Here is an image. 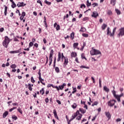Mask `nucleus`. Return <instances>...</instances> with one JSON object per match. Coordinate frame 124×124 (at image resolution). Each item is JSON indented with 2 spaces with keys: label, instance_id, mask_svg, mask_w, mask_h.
Returning a JSON list of instances; mask_svg holds the SVG:
<instances>
[{
  "label": "nucleus",
  "instance_id": "obj_1",
  "mask_svg": "<svg viewBox=\"0 0 124 124\" xmlns=\"http://www.w3.org/2000/svg\"><path fill=\"white\" fill-rule=\"evenodd\" d=\"M10 39L8 37V36H5L4 37V40L3 41L2 45L3 46L5 47L6 48H8V45L9 44V43L10 42Z\"/></svg>",
  "mask_w": 124,
  "mask_h": 124
},
{
  "label": "nucleus",
  "instance_id": "obj_2",
  "mask_svg": "<svg viewBox=\"0 0 124 124\" xmlns=\"http://www.w3.org/2000/svg\"><path fill=\"white\" fill-rule=\"evenodd\" d=\"M92 49L90 51V54L91 55H102L101 52L99 50L94 49V47H92Z\"/></svg>",
  "mask_w": 124,
  "mask_h": 124
},
{
  "label": "nucleus",
  "instance_id": "obj_3",
  "mask_svg": "<svg viewBox=\"0 0 124 124\" xmlns=\"http://www.w3.org/2000/svg\"><path fill=\"white\" fill-rule=\"evenodd\" d=\"M116 27H115L114 29H113V32L111 33V31H110V28L109 27H108V29H107V35L108 36H110V37H113L114 35V33L116 31Z\"/></svg>",
  "mask_w": 124,
  "mask_h": 124
},
{
  "label": "nucleus",
  "instance_id": "obj_4",
  "mask_svg": "<svg viewBox=\"0 0 124 124\" xmlns=\"http://www.w3.org/2000/svg\"><path fill=\"white\" fill-rule=\"evenodd\" d=\"M78 114H79V110L77 111V112L76 113H74L72 115L71 119L69 121H68V124H70V122L72 121H73V120H74V119H75L76 117H77V116H78Z\"/></svg>",
  "mask_w": 124,
  "mask_h": 124
},
{
  "label": "nucleus",
  "instance_id": "obj_5",
  "mask_svg": "<svg viewBox=\"0 0 124 124\" xmlns=\"http://www.w3.org/2000/svg\"><path fill=\"white\" fill-rule=\"evenodd\" d=\"M54 51L53 49L50 50V51L49 52V66H50L52 63V59L53 55H54Z\"/></svg>",
  "mask_w": 124,
  "mask_h": 124
},
{
  "label": "nucleus",
  "instance_id": "obj_6",
  "mask_svg": "<svg viewBox=\"0 0 124 124\" xmlns=\"http://www.w3.org/2000/svg\"><path fill=\"white\" fill-rule=\"evenodd\" d=\"M61 55H62V56H61ZM61 58H62V60L63 61V59H65V58H67L64 57V56L63 55V53H62V54H61V53L59 52L58 53V58L57 59V61L58 62H60L61 61Z\"/></svg>",
  "mask_w": 124,
  "mask_h": 124
},
{
  "label": "nucleus",
  "instance_id": "obj_7",
  "mask_svg": "<svg viewBox=\"0 0 124 124\" xmlns=\"http://www.w3.org/2000/svg\"><path fill=\"white\" fill-rule=\"evenodd\" d=\"M116 101L114 99L110 100L108 103V106L112 107L113 106H114V105H115V103H116Z\"/></svg>",
  "mask_w": 124,
  "mask_h": 124
},
{
  "label": "nucleus",
  "instance_id": "obj_8",
  "mask_svg": "<svg viewBox=\"0 0 124 124\" xmlns=\"http://www.w3.org/2000/svg\"><path fill=\"white\" fill-rule=\"evenodd\" d=\"M119 33L118 34V36L119 37H120V36L122 37L123 36H124V27H122V28L119 29Z\"/></svg>",
  "mask_w": 124,
  "mask_h": 124
},
{
  "label": "nucleus",
  "instance_id": "obj_9",
  "mask_svg": "<svg viewBox=\"0 0 124 124\" xmlns=\"http://www.w3.org/2000/svg\"><path fill=\"white\" fill-rule=\"evenodd\" d=\"M92 17L96 18L99 16V14L96 11H94L93 12V14L91 15Z\"/></svg>",
  "mask_w": 124,
  "mask_h": 124
},
{
  "label": "nucleus",
  "instance_id": "obj_10",
  "mask_svg": "<svg viewBox=\"0 0 124 124\" xmlns=\"http://www.w3.org/2000/svg\"><path fill=\"white\" fill-rule=\"evenodd\" d=\"M21 50L22 48H20L18 50L10 51V54H17V53H21Z\"/></svg>",
  "mask_w": 124,
  "mask_h": 124
},
{
  "label": "nucleus",
  "instance_id": "obj_11",
  "mask_svg": "<svg viewBox=\"0 0 124 124\" xmlns=\"http://www.w3.org/2000/svg\"><path fill=\"white\" fill-rule=\"evenodd\" d=\"M68 63V59L67 58H65L64 62L63 63V67L65 68Z\"/></svg>",
  "mask_w": 124,
  "mask_h": 124
},
{
  "label": "nucleus",
  "instance_id": "obj_12",
  "mask_svg": "<svg viewBox=\"0 0 124 124\" xmlns=\"http://www.w3.org/2000/svg\"><path fill=\"white\" fill-rule=\"evenodd\" d=\"M26 5V4H24V2H19L17 4V6L18 7H23V6H25Z\"/></svg>",
  "mask_w": 124,
  "mask_h": 124
},
{
  "label": "nucleus",
  "instance_id": "obj_13",
  "mask_svg": "<svg viewBox=\"0 0 124 124\" xmlns=\"http://www.w3.org/2000/svg\"><path fill=\"white\" fill-rule=\"evenodd\" d=\"M53 113L54 114V117L55 118H56L58 120H60L58 116V115H57V111H56V109H54L53 110Z\"/></svg>",
  "mask_w": 124,
  "mask_h": 124
},
{
  "label": "nucleus",
  "instance_id": "obj_14",
  "mask_svg": "<svg viewBox=\"0 0 124 124\" xmlns=\"http://www.w3.org/2000/svg\"><path fill=\"white\" fill-rule=\"evenodd\" d=\"M44 20L43 22L44 23L45 27L46 29H47L48 25L47 24L46 21V17L44 16Z\"/></svg>",
  "mask_w": 124,
  "mask_h": 124
},
{
  "label": "nucleus",
  "instance_id": "obj_15",
  "mask_svg": "<svg viewBox=\"0 0 124 124\" xmlns=\"http://www.w3.org/2000/svg\"><path fill=\"white\" fill-rule=\"evenodd\" d=\"M39 78V80L40 82V83L44 86H45L46 85V84L45 83L43 82V81H44V79H43V78H42V77L41 78Z\"/></svg>",
  "mask_w": 124,
  "mask_h": 124
},
{
  "label": "nucleus",
  "instance_id": "obj_16",
  "mask_svg": "<svg viewBox=\"0 0 124 124\" xmlns=\"http://www.w3.org/2000/svg\"><path fill=\"white\" fill-rule=\"evenodd\" d=\"M77 56V53L76 52H72L71 54V58H75Z\"/></svg>",
  "mask_w": 124,
  "mask_h": 124
},
{
  "label": "nucleus",
  "instance_id": "obj_17",
  "mask_svg": "<svg viewBox=\"0 0 124 124\" xmlns=\"http://www.w3.org/2000/svg\"><path fill=\"white\" fill-rule=\"evenodd\" d=\"M86 46V43L84 42L83 43V45L80 48V51H83L84 47Z\"/></svg>",
  "mask_w": 124,
  "mask_h": 124
},
{
  "label": "nucleus",
  "instance_id": "obj_18",
  "mask_svg": "<svg viewBox=\"0 0 124 124\" xmlns=\"http://www.w3.org/2000/svg\"><path fill=\"white\" fill-rule=\"evenodd\" d=\"M65 86H66V83H64L61 86H59V88H60V90H62L64 88V87H65Z\"/></svg>",
  "mask_w": 124,
  "mask_h": 124
},
{
  "label": "nucleus",
  "instance_id": "obj_19",
  "mask_svg": "<svg viewBox=\"0 0 124 124\" xmlns=\"http://www.w3.org/2000/svg\"><path fill=\"white\" fill-rule=\"evenodd\" d=\"M78 45H79L78 43H74L73 44V46L75 49H76V48H77V47H78Z\"/></svg>",
  "mask_w": 124,
  "mask_h": 124
},
{
  "label": "nucleus",
  "instance_id": "obj_20",
  "mask_svg": "<svg viewBox=\"0 0 124 124\" xmlns=\"http://www.w3.org/2000/svg\"><path fill=\"white\" fill-rule=\"evenodd\" d=\"M78 114H79V116L77 117L76 120L79 121V120H81V118H82L83 115L80 113Z\"/></svg>",
  "mask_w": 124,
  "mask_h": 124
},
{
  "label": "nucleus",
  "instance_id": "obj_21",
  "mask_svg": "<svg viewBox=\"0 0 124 124\" xmlns=\"http://www.w3.org/2000/svg\"><path fill=\"white\" fill-rule=\"evenodd\" d=\"M105 113L107 117L108 118V120H109L111 118V115L110 113L109 112H106Z\"/></svg>",
  "mask_w": 124,
  "mask_h": 124
},
{
  "label": "nucleus",
  "instance_id": "obj_22",
  "mask_svg": "<svg viewBox=\"0 0 124 124\" xmlns=\"http://www.w3.org/2000/svg\"><path fill=\"white\" fill-rule=\"evenodd\" d=\"M40 93L42 95H43L45 94V89L44 88H42L41 90H40Z\"/></svg>",
  "mask_w": 124,
  "mask_h": 124
},
{
  "label": "nucleus",
  "instance_id": "obj_23",
  "mask_svg": "<svg viewBox=\"0 0 124 124\" xmlns=\"http://www.w3.org/2000/svg\"><path fill=\"white\" fill-rule=\"evenodd\" d=\"M104 90L107 93H108L109 92V88H108L106 86L104 87Z\"/></svg>",
  "mask_w": 124,
  "mask_h": 124
},
{
  "label": "nucleus",
  "instance_id": "obj_24",
  "mask_svg": "<svg viewBox=\"0 0 124 124\" xmlns=\"http://www.w3.org/2000/svg\"><path fill=\"white\" fill-rule=\"evenodd\" d=\"M81 58L82 59H85L86 61L87 60V58L85 57V54L84 53H82L81 54Z\"/></svg>",
  "mask_w": 124,
  "mask_h": 124
},
{
  "label": "nucleus",
  "instance_id": "obj_25",
  "mask_svg": "<svg viewBox=\"0 0 124 124\" xmlns=\"http://www.w3.org/2000/svg\"><path fill=\"white\" fill-rule=\"evenodd\" d=\"M86 31H87V29L86 28H85V27H81V28L79 30V31L84 32H86Z\"/></svg>",
  "mask_w": 124,
  "mask_h": 124
},
{
  "label": "nucleus",
  "instance_id": "obj_26",
  "mask_svg": "<svg viewBox=\"0 0 124 124\" xmlns=\"http://www.w3.org/2000/svg\"><path fill=\"white\" fill-rule=\"evenodd\" d=\"M79 110L83 114L86 112V110L84 109L83 108H79Z\"/></svg>",
  "mask_w": 124,
  "mask_h": 124
},
{
  "label": "nucleus",
  "instance_id": "obj_27",
  "mask_svg": "<svg viewBox=\"0 0 124 124\" xmlns=\"http://www.w3.org/2000/svg\"><path fill=\"white\" fill-rule=\"evenodd\" d=\"M107 27V24H105V23H104V24L102 25V30H105Z\"/></svg>",
  "mask_w": 124,
  "mask_h": 124
},
{
  "label": "nucleus",
  "instance_id": "obj_28",
  "mask_svg": "<svg viewBox=\"0 0 124 124\" xmlns=\"http://www.w3.org/2000/svg\"><path fill=\"white\" fill-rule=\"evenodd\" d=\"M114 98H115L118 102H121V98L117 95V96H115Z\"/></svg>",
  "mask_w": 124,
  "mask_h": 124
},
{
  "label": "nucleus",
  "instance_id": "obj_29",
  "mask_svg": "<svg viewBox=\"0 0 124 124\" xmlns=\"http://www.w3.org/2000/svg\"><path fill=\"white\" fill-rule=\"evenodd\" d=\"M74 32H72L71 34H70V37H71V40H73L74 39Z\"/></svg>",
  "mask_w": 124,
  "mask_h": 124
},
{
  "label": "nucleus",
  "instance_id": "obj_30",
  "mask_svg": "<svg viewBox=\"0 0 124 124\" xmlns=\"http://www.w3.org/2000/svg\"><path fill=\"white\" fill-rule=\"evenodd\" d=\"M8 114L9 113L8 111H5L3 114V117L5 118L8 115Z\"/></svg>",
  "mask_w": 124,
  "mask_h": 124
},
{
  "label": "nucleus",
  "instance_id": "obj_31",
  "mask_svg": "<svg viewBox=\"0 0 124 124\" xmlns=\"http://www.w3.org/2000/svg\"><path fill=\"white\" fill-rule=\"evenodd\" d=\"M107 14L108 15V16H111L112 15V12L111 10H108V11H107Z\"/></svg>",
  "mask_w": 124,
  "mask_h": 124
},
{
  "label": "nucleus",
  "instance_id": "obj_32",
  "mask_svg": "<svg viewBox=\"0 0 124 124\" xmlns=\"http://www.w3.org/2000/svg\"><path fill=\"white\" fill-rule=\"evenodd\" d=\"M7 9H8V7H7V6H5L4 15H5V16H7Z\"/></svg>",
  "mask_w": 124,
  "mask_h": 124
},
{
  "label": "nucleus",
  "instance_id": "obj_33",
  "mask_svg": "<svg viewBox=\"0 0 124 124\" xmlns=\"http://www.w3.org/2000/svg\"><path fill=\"white\" fill-rule=\"evenodd\" d=\"M86 3H87L86 4H87V7L91 6V5H92L91 2H89V0H87Z\"/></svg>",
  "mask_w": 124,
  "mask_h": 124
},
{
  "label": "nucleus",
  "instance_id": "obj_34",
  "mask_svg": "<svg viewBox=\"0 0 124 124\" xmlns=\"http://www.w3.org/2000/svg\"><path fill=\"white\" fill-rule=\"evenodd\" d=\"M28 87H29V89L30 91H32V88L31 87V83H29L28 84Z\"/></svg>",
  "mask_w": 124,
  "mask_h": 124
},
{
  "label": "nucleus",
  "instance_id": "obj_35",
  "mask_svg": "<svg viewBox=\"0 0 124 124\" xmlns=\"http://www.w3.org/2000/svg\"><path fill=\"white\" fill-rule=\"evenodd\" d=\"M110 3L112 4L114 6L116 4V0H111Z\"/></svg>",
  "mask_w": 124,
  "mask_h": 124
},
{
  "label": "nucleus",
  "instance_id": "obj_36",
  "mask_svg": "<svg viewBox=\"0 0 124 124\" xmlns=\"http://www.w3.org/2000/svg\"><path fill=\"white\" fill-rule=\"evenodd\" d=\"M82 35L83 37H86V38H87L89 37V34L85 33H82Z\"/></svg>",
  "mask_w": 124,
  "mask_h": 124
},
{
  "label": "nucleus",
  "instance_id": "obj_37",
  "mask_svg": "<svg viewBox=\"0 0 124 124\" xmlns=\"http://www.w3.org/2000/svg\"><path fill=\"white\" fill-rule=\"evenodd\" d=\"M115 11L118 15H120L121 13V11L119 10H118V9H116Z\"/></svg>",
  "mask_w": 124,
  "mask_h": 124
},
{
  "label": "nucleus",
  "instance_id": "obj_38",
  "mask_svg": "<svg viewBox=\"0 0 124 124\" xmlns=\"http://www.w3.org/2000/svg\"><path fill=\"white\" fill-rule=\"evenodd\" d=\"M55 71L57 73H60V70L58 67H55Z\"/></svg>",
  "mask_w": 124,
  "mask_h": 124
},
{
  "label": "nucleus",
  "instance_id": "obj_39",
  "mask_svg": "<svg viewBox=\"0 0 124 124\" xmlns=\"http://www.w3.org/2000/svg\"><path fill=\"white\" fill-rule=\"evenodd\" d=\"M17 111L21 114H23V111H22V109H21V108H17Z\"/></svg>",
  "mask_w": 124,
  "mask_h": 124
},
{
  "label": "nucleus",
  "instance_id": "obj_40",
  "mask_svg": "<svg viewBox=\"0 0 124 124\" xmlns=\"http://www.w3.org/2000/svg\"><path fill=\"white\" fill-rule=\"evenodd\" d=\"M112 93H113V96H114V97H116L117 95H117V94H116V91H115L114 90H113L112 91Z\"/></svg>",
  "mask_w": 124,
  "mask_h": 124
},
{
  "label": "nucleus",
  "instance_id": "obj_41",
  "mask_svg": "<svg viewBox=\"0 0 124 124\" xmlns=\"http://www.w3.org/2000/svg\"><path fill=\"white\" fill-rule=\"evenodd\" d=\"M44 2L46 3V4H47L48 5H50L51 4V2H49V1H47V0H45L44 1Z\"/></svg>",
  "mask_w": 124,
  "mask_h": 124
},
{
  "label": "nucleus",
  "instance_id": "obj_42",
  "mask_svg": "<svg viewBox=\"0 0 124 124\" xmlns=\"http://www.w3.org/2000/svg\"><path fill=\"white\" fill-rule=\"evenodd\" d=\"M11 6L13 8L16 7V3H15V2L12 3Z\"/></svg>",
  "mask_w": 124,
  "mask_h": 124
},
{
  "label": "nucleus",
  "instance_id": "obj_43",
  "mask_svg": "<svg viewBox=\"0 0 124 124\" xmlns=\"http://www.w3.org/2000/svg\"><path fill=\"white\" fill-rule=\"evenodd\" d=\"M72 107L75 109L76 108H77V105L76 104V103H74L73 105H72Z\"/></svg>",
  "mask_w": 124,
  "mask_h": 124
},
{
  "label": "nucleus",
  "instance_id": "obj_44",
  "mask_svg": "<svg viewBox=\"0 0 124 124\" xmlns=\"http://www.w3.org/2000/svg\"><path fill=\"white\" fill-rule=\"evenodd\" d=\"M33 46V43L32 42H31L29 43V47L31 48V47Z\"/></svg>",
  "mask_w": 124,
  "mask_h": 124
},
{
  "label": "nucleus",
  "instance_id": "obj_45",
  "mask_svg": "<svg viewBox=\"0 0 124 124\" xmlns=\"http://www.w3.org/2000/svg\"><path fill=\"white\" fill-rule=\"evenodd\" d=\"M31 81L32 83H34L35 82V80L34 79V78L33 77H31Z\"/></svg>",
  "mask_w": 124,
  "mask_h": 124
},
{
  "label": "nucleus",
  "instance_id": "obj_46",
  "mask_svg": "<svg viewBox=\"0 0 124 124\" xmlns=\"http://www.w3.org/2000/svg\"><path fill=\"white\" fill-rule=\"evenodd\" d=\"M98 105V102L97 101H95L94 102L92 105V106H94L95 105Z\"/></svg>",
  "mask_w": 124,
  "mask_h": 124
},
{
  "label": "nucleus",
  "instance_id": "obj_47",
  "mask_svg": "<svg viewBox=\"0 0 124 124\" xmlns=\"http://www.w3.org/2000/svg\"><path fill=\"white\" fill-rule=\"evenodd\" d=\"M16 67V65L15 64H12L11 66V68H12V69H15Z\"/></svg>",
  "mask_w": 124,
  "mask_h": 124
},
{
  "label": "nucleus",
  "instance_id": "obj_48",
  "mask_svg": "<svg viewBox=\"0 0 124 124\" xmlns=\"http://www.w3.org/2000/svg\"><path fill=\"white\" fill-rule=\"evenodd\" d=\"M93 7H95L96 6H98V4L97 3H93Z\"/></svg>",
  "mask_w": 124,
  "mask_h": 124
},
{
  "label": "nucleus",
  "instance_id": "obj_49",
  "mask_svg": "<svg viewBox=\"0 0 124 124\" xmlns=\"http://www.w3.org/2000/svg\"><path fill=\"white\" fill-rule=\"evenodd\" d=\"M80 68L90 69V67H86V66H83V65H82V66H80Z\"/></svg>",
  "mask_w": 124,
  "mask_h": 124
},
{
  "label": "nucleus",
  "instance_id": "obj_50",
  "mask_svg": "<svg viewBox=\"0 0 124 124\" xmlns=\"http://www.w3.org/2000/svg\"><path fill=\"white\" fill-rule=\"evenodd\" d=\"M73 90L74 91L72 93V94H74V93H76L77 92V90L76 89V88H73Z\"/></svg>",
  "mask_w": 124,
  "mask_h": 124
},
{
  "label": "nucleus",
  "instance_id": "obj_51",
  "mask_svg": "<svg viewBox=\"0 0 124 124\" xmlns=\"http://www.w3.org/2000/svg\"><path fill=\"white\" fill-rule=\"evenodd\" d=\"M38 75H39V77H38V78H41L42 77H41V75H42V74H41V70H39V72H38Z\"/></svg>",
  "mask_w": 124,
  "mask_h": 124
},
{
  "label": "nucleus",
  "instance_id": "obj_52",
  "mask_svg": "<svg viewBox=\"0 0 124 124\" xmlns=\"http://www.w3.org/2000/svg\"><path fill=\"white\" fill-rule=\"evenodd\" d=\"M54 85L52 84H47V88H50L51 87H52L53 88H54Z\"/></svg>",
  "mask_w": 124,
  "mask_h": 124
},
{
  "label": "nucleus",
  "instance_id": "obj_53",
  "mask_svg": "<svg viewBox=\"0 0 124 124\" xmlns=\"http://www.w3.org/2000/svg\"><path fill=\"white\" fill-rule=\"evenodd\" d=\"M16 107H14L13 108H10V109H9V111H10V112H12L13 110H14V109H16Z\"/></svg>",
  "mask_w": 124,
  "mask_h": 124
},
{
  "label": "nucleus",
  "instance_id": "obj_54",
  "mask_svg": "<svg viewBox=\"0 0 124 124\" xmlns=\"http://www.w3.org/2000/svg\"><path fill=\"white\" fill-rule=\"evenodd\" d=\"M43 41L44 44H46L47 43V41L45 38H43Z\"/></svg>",
  "mask_w": 124,
  "mask_h": 124
},
{
  "label": "nucleus",
  "instance_id": "obj_55",
  "mask_svg": "<svg viewBox=\"0 0 124 124\" xmlns=\"http://www.w3.org/2000/svg\"><path fill=\"white\" fill-rule=\"evenodd\" d=\"M89 20V18L87 17H84V18H83L82 20L83 21H86Z\"/></svg>",
  "mask_w": 124,
  "mask_h": 124
},
{
  "label": "nucleus",
  "instance_id": "obj_56",
  "mask_svg": "<svg viewBox=\"0 0 124 124\" xmlns=\"http://www.w3.org/2000/svg\"><path fill=\"white\" fill-rule=\"evenodd\" d=\"M26 16V13L25 12L22 13L21 16L25 17Z\"/></svg>",
  "mask_w": 124,
  "mask_h": 124
},
{
  "label": "nucleus",
  "instance_id": "obj_57",
  "mask_svg": "<svg viewBox=\"0 0 124 124\" xmlns=\"http://www.w3.org/2000/svg\"><path fill=\"white\" fill-rule=\"evenodd\" d=\"M56 58L55 57L54 58V65L53 67L55 68L56 66Z\"/></svg>",
  "mask_w": 124,
  "mask_h": 124
},
{
  "label": "nucleus",
  "instance_id": "obj_58",
  "mask_svg": "<svg viewBox=\"0 0 124 124\" xmlns=\"http://www.w3.org/2000/svg\"><path fill=\"white\" fill-rule=\"evenodd\" d=\"M53 88L56 89L58 91L60 90V89L57 86H54Z\"/></svg>",
  "mask_w": 124,
  "mask_h": 124
},
{
  "label": "nucleus",
  "instance_id": "obj_59",
  "mask_svg": "<svg viewBox=\"0 0 124 124\" xmlns=\"http://www.w3.org/2000/svg\"><path fill=\"white\" fill-rule=\"evenodd\" d=\"M12 119H14L15 120H16L17 119V117L14 115V116H13Z\"/></svg>",
  "mask_w": 124,
  "mask_h": 124
},
{
  "label": "nucleus",
  "instance_id": "obj_60",
  "mask_svg": "<svg viewBox=\"0 0 124 124\" xmlns=\"http://www.w3.org/2000/svg\"><path fill=\"white\" fill-rule=\"evenodd\" d=\"M69 17V15L68 14H67L66 16H64L63 17V20H64L65 19V18H68Z\"/></svg>",
  "mask_w": 124,
  "mask_h": 124
},
{
  "label": "nucleus",
  "instance_id": "obj_61",
  "mask_svg": "<svg viewBox=\"0 0 124 124\" xmlns=\"http://www.w3.org/2000/svg\"><path fill=\"white\" fill-rule=\"evenodd\" d=\"M4 30V29L3 27H2L1 28H0V32H2Z\"/></svg>",
  "mask_w": 124,
  "mask_h": 124
},
{
  "label": "nucleus",
  "instance_id": "obj_62",
  "mask_svg": "<svg viewBox=\"0 0 124 124\" xmlns=\"http://www.w3.org/2000/svg\"><path fill=\"white\" fill-rule=\"evenodd\" d=\"M96 118H97V116L96 115L94 116V117H93V119H92V121H94L96 119Z\"/></svg>",
  "mask_w": 124,
  "mask_h": 124
},
{
  "label": "nucleus",
  "instance_id": "obj_63",
  "mask_svg": "<svg viewBox=\"0 0 124 124\" xmlns=\"http://www.w3.org/2000/svg\"><path fill=\"white\" fill-rule=\"evenodd\" d=\"M60 29V25H57V27H56V30L57 31H59Z\"/></svg>",
  "mask_w": 124,
  "mask_h": 124
},
{
  "label": "nucleus",
  "instance_id": "obj_64",
  "mask_svg": "<svg viewBox=\"0 0 124 124\" xmlns=\"http://www.w3.org/2000/svg\"><path fill=\"white\" fill-rule=\"evenodd\" d=\"M16 13L17 14H18V15L20 16H21V13H20L19 11L18 10H17L16 11Z\"/></svg>",
  "mask_w": 124,
  "mask_h": 124
}]
</instances>
